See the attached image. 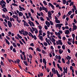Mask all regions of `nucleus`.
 Masks as SVG:
<instances>
[{
  "mask_svg": "<svg viewBox=\"0 0 77 77\" xmlns=\"http://www.w3.org/2000/svg\"><path fill=\"white\" fill-rule=\"evenodd\" d=\"M61 41V40H58V42L57 41L56 42L57 45H59V44L60 45H62L63 44V43Z\"/></svg>",
  "mask_w": 77,
  "mask_h": 77,
  "instance_id": "obj_1",
  "label": "nucleus"
},
{
  "mask_svg": "<svg viewBox=\"0 0 77 77\" xmlns=\"http://www.w3.org/2000/svg\"><path fill=\"white\" fill-rule=\"evenodd\" d=\"M42 9L43 10L45 11L46 12H48V8H46L44 6H43L42 7Z\"/></svg>",
  "mask_w": 77,
  "mask_h": 77,
  "instance_id": "obj_2",
  "label": "nucleus"
},
{
  "mask_svg": "<svg viewBox=\"0 0 77 77\" xmlns=\"http://www.w3.org/2000/svg\"><path fill=\"white\" fill-rule=\"evenodd\" d=\"M48 5V6H49V7H50V6H51V8H52V9H54V6H53V5L51 4V3L50 2H49V3Z\"/></svg>",
  "mask_w": 77,
  "mask_h": 77,
  "instance_id": "obj_3",
  "label": "nucleus"
},
{
  "mask_svg": "<svg viewBox=\"0 0 77 77\" xmlns=\"http://www.w3.org/2000/svg\"><path fill=\"white\" fill-rule=\"evenodd\" d=\"M8 25L9 26V27H12V23L10 21H8Z\"/></svg>",
  "mask_w": 77,
  "mask_h": 77,
  "instance_id": "obj_4",
  "label": "nucleus"
},
{
  "mask_svg": "<svg viewBox=\"0 0 77 77\" xmlns=\"http://www.w3.org/2000/svg\"><path fill=\"white\" fill-rule=\"evenodd\" d=\"M45 24L48 27H50V22H48V21H46L45 22Z\"/></svg>",
  "mask_w": 77,
  "mask_h": 77,
  "instance_id": "obj_5",
  "label": "nucleus"
},
{
  "mask_svg": "<svg viewBox=\"0 0 77 77\" xmlns=\"http://www.w3.org/2000/svg\"><path fill=\"white\" fill-rule=\"evenodd\" d=\"M56 28H57V27H59V28H60L62 27V26L60 25V24H56V25L55 26Z\"/></svg>",
  "mask_w": 77,
  "mask_h": 77,
  "instance_id": "obj_6",
  "label": "nucleus"
},
{
  "mask_svg": "<svg viewBox=\"0 0 77 77\" xmlns=\"http://www.w3.org/2000/svg\"><path fill=\"white\" fill-rule=\"evenodd\" d=\"M0 5H1L2 8H3L4 7H5L6 6V5L5 4H3L2 5L1 3H0Z\"/></svg>",
  "mask_w": 77,
  "mask_h": 77,
  "instance_id": "obj_7",
  "label": "nucleus"
},
{
  "mask_svg": "<svg viewBox=\"0 0 77 77\" xmlns=\"http://www.w3.org/2000/svg\"><path fill=\"white\" fill-rule=\"evenodd\" d=\"M16 18L17 19V21L18 22V23H20V21L19 20V19H18V17L17 15H16Z\"/></svg>",
  "mask_w": 77,
  "mask_h": 77,
  "instance_id": "obj_8",
  "label": "nucleus"
},
{
  "mask_svg": "<svg viewBox=\"0 0 77 77\" xmlns=\"http://www.w3.org/2000/svg\"><path fill=\"white\" fill-rule=\"evenodd\" d=\"M65 34L68 35L69 33V31L68 30H66V31L65 32Z\"/></svg>",
  "mask_w": 77,
  "mask_h": 77,
  "instance_id": "obj_9",
  "label": "nucleus"
},
{
  "mask_svg": "<svg viewBox=\"0 0 77 77\" xmlns=\"http://www.w3.org/2000/svg\"><path fill=\"white\" fill-rule=\"evenodd\" d=\"M0 3H1L2 4H6V2L4 1L3 0H2L0 2Z\"/></svg>",
  "mask_w": 77,
  "mask_h": 77,
  "instance_id": "obj_10",
  "label": "nucleus"
},
{
  "mask_svg": "<svg viewBox=\"0 0 77 77\" xmlns=\"http://www.w3.org/2000/svg\"><path fill=\"white\" fill-rule=\"evenodd\" d=\"M5 42L8 45H10V43H9V42L8 40L6 39V38H5Z\"/></svg>",
  "mask_w": 77,
  "mask_h": 77,
  "instance_id": "obj_11",
  "label": "nucleus"
},
{
  "mask_svg": "<svg viewBox=\"0 0 77 77\" xmlns=\"http://www.w3.org/2000/svg\"><path fill=\"white\" fill-rule=\"evenodd\" d=\"M66 59H67V60H71V57H70V56H69V55H67V57H66Z\"/></svg>",
  "mask_w": 77,
  "mask_h": 77,
  "instance_id": "obj_12",
  "label": "nucleus"
},
{
  "mask_svg": "<svg viewBox=\"0 0 77 77\" xmlns=\"http://www.w3.org/2000/svg\"><path fill=\"white\" fill-rule=\"evenodd\" d=\"M12 45L13 47H14L15 48H16V47H17V46L16 45V43H13Z\"/></svg>",
  "mask_w": 77,
  "mask_h": 77,
  "instance_id": "obj_13",
  "label": "nucleus"
},
{
  "mask_svg": "<svg viewBox=\"0 0 77 77\" xmlns=\"http://www.w3.org/2000/svg\"><path fill=\"white\" fill-rule=\"evenodd\" d=\"M19 8L20 9L23 10V11H25V8L23 7H21V6H19Z\"/></svg>",
  "mask_w": 77,
  "mask_h": 77,
  "instance_id": "obj_14",
  "label": "nucleus"
},
{
  "mask_svg": "<svg viewBox=\"0 0 77 77\" xmlns=\"http://www.w3.org/2000/svg\"><path fill=\"white\" fill-rule=\"evenodd\" d=\"M73 29L75 30H76L77 29V26L76 25L73 26Z\"/></svg>",
  "mask_w": 77,
  "mask_h": 77,
  "instance_id": "obj_15",
  "label": "nucleus"
},
{
  "mask_svg": "<svg viewBox=\"0 0 77 77\" xmlns=\"http://www.w3.org/2000/svg\"><path fill=\"white\" fill-rule=\"evenodd\" d=\"M59 53H60V54H62L63 53V51H62L61 49H59Z\"/></svg>",
  "mask_w": 77,
  "mask_h": 77,
  "instance_id": "obj_16",
  "label": "nucleus"
},
{
  "mask_svg": "<svg viewBox=\"0 0 77 77\" xmlns=\"http://www.w3.org/2000/svg\"><path fill=\"white\" fill-rule=\"evenodd\" d=\"M23 63H24V64H25V65H26V66H28V64H27V61H24Z\"/></svg>",
  "mask_w": 77,
  "mask_h": 77,
  "instance_id": "obj_17",
  "label": "nucleus"
},
{
  "mask_svg": "<svg viewBox=\"0 0 77 77\" xmlns=\"http://www.w3.org/2000/svg\"><path fill=\"white\" fill-rule=\"evenodd\" d=\"M17 36H18V38H20V39H22V36H20V34H17Z\"/></svg>",
  "mask_w": 77,
  "mask_h": 77,
  "instance_id": "obj_18",
  "label": "nucleus"
},
{
  "mask_svg": "<svg viewBox=\"0 0 77 77\" xmlns=\"http://www.w3.org/2000/svg\"><path fill=\"white\" fill-rule=\"evenodd\" d=\"M73 5H74V2H71L70 3V6H73Z\"/></svg>",
  "mask_w": 77,
  "mask_h": 77,
  "instance_id": "obj_19",
  "label": "nucleus"
},
{
  "mask_svg": "<svg viewBox=\"0 0 77 77\" xmlns=\"http://www.w3.org/2000/svg\"><path fill=\"white\" fill-rule=\"evenodd\" d=\"M66 0H63V3L64 5H65L66 4Z\"/></svg>",
  "mask_w": 77,
  "mask_h": 77,
  "instance_id": "obj_20",
  "label": "nucleus"
},
{
  "mask_svg": "<svg viewBox=\"0 0 77 77\" xmlns=\"http://www.w3.org/2000/svg\"><path fill=\"white\" fill-rule=\"evenodd\" d=\"M42 53H43V54H47V52H45V51L43 50H42Z\"/></svg>",
  "mask_w": 77,
  "mask_h": 77,
  "instance_id": "obj_21",
  "label": "nucleus"
},
{
  "mask_svg": "<svg viewBox=\"0 0 77 77\" xmlns=\"http://www.w3.org/2000/svg\"><path fill=\"white\" fill-rule=\"evenodd\" d=\"M55 23H60V20H55Z\"/></svg>",
  "mask_w": 77,
  "mask_h": 77,
  "instance_id": "obj_22",
  "label": "nucleus"
},
{
  "mask_svg": "<svg viewBox=\"0 0 77 77\" xmlns=\"http://www.w3.org/2000/svg\"><path fill=\"white\" fill-rule=\"evenodd\" d=\"M63 70L65 72V73L67 74V73L68 72L67 70H65V67H63Z\"/></svg>",
  "mask_w": 77,
  "mask_h": 77,
  "instance_id": "obj_23",
  "label": "nucleus"
},
{
  "mask_svg": "<svg viewBox=\"0 0 77 77\" xmlns=\"http://www.w3.org/2000/svg\"><path fill=\"white\" fill-rule=\"evenodd\" d=\"M16 62L17 63H20V60L19 59H18L16 60Z\"/></svg>",
  "mask_w": 77,
  "mask_h": 77,
  "instance_id": "obj_24",
  "label": "nucleus"
},
{
  "mask_svg": "<svg viewBox=\"0 0 77 77\" xmlns=\"http://www.w3.org/2000/svg\"><path fill=\"white\" fill-rule=\"evenodd\" d=\"M62 48L63 50H65V46L64 45H63L62 46Z\"/></svg>",
  "mask_w": 77,
  "mask_h": 77,
  "instance_id": "obj_25",
  "label": "nucleus"
},
{
  "mask_svg": "<svg viewBox=\"0 0 77 77\" xmlns=\"http://www.w3.org/2000/svg\"><path fill=\"white\" fill-rule=\"evenodd\" d=\"M39 38V39H40V40H41V41L43 40V37H42V36H40Z\"/></svg>",
  "mask_w": 77,
  "mask_h": 77,
  "instance_id": "obj_26",
  "label": "nucleus"
},
{
  "mask_svg": "<svg viewBox=\"0 0 77 77\" xmlns=\"http://www.w3.org/2000/svg\"><path fill=\"white\" fill-rule=\"evenodd\" d=\"M43 3L45 5H47V3L46 2V1H43Z\"/></svg>",
  "mask_w": 77,
  "mask_h": 77,
  "instance_id": "obj_27",
  "label": "nucleus"
},
{
  "mask_svg": "<svg viewBox=\"0 0 77 77\" xmlns=\"http://www.w3.org/2000/svg\"><path fill=\"white\" fill-rule=\"evenodd\" d=\"M25 33V35H26H26L27 36V35H28V34H29V32H27L26 31H25L24 32Z\"/></svg>",
  "mask_w": 77,
  "mask_h": 77,
  "instance_id": "obj_28",
  "label": "nucleus"
},
{
  "mask_svg": "<svg viewBox=\"0 0 77 77\" xmlns=\"http://www.w3.org/2000/svg\"><path fill=\"white\" fill-rule=\"evenodd\" d=\"M22 12H19L18 14H19V15L20 17H22Z\"/></svg>",
  "mask_w": 77,
  "mask_h": 77,
  "instance_id": "obj_29",
  "label": "nucleus"
},
{
  "mask_svg": "<svg viewBox=\"0 0 77 77\" xmlns=\"http://www.w3.org/2000/svg\"><path fill=\"white\" fill-rule=\"evenodd\" d=\"M43 44L44 45H45V46H47L48 45V44H47V43L45 42L44 43H43Z\"/></svg>",
  "mask_w": 77,
  "mask_h": 77,
  "instance_id": "obj_30",
  "label": "nucleus"
},
{
  "mask_svg": "<svg viewBox=\"0 0 77 77\" xmlns=\"http://www.w3.org/2000/svg\"><path fill=\"white\" fill-rule=\"evenodd\" d=\"M36 50L38 51H39V52H40V51H41V50L39 49L38 48H37Z\"/></svg>",
  "mask_w": 77,
  "mask_h": 77,
  "instance_id": "obj_31",
  "label": "nucleus"
},
{
  "mask_svg": "<svg viewBox=\"0 0 77 77\" xmlns=\"http://www.w3.org/2000/svg\"><path fill=\"white\" fill-rule=\"evenodd\" d=\"M20 56L21 59L22 60H24V58H23V55H22V54H20Z\"/></svg>",
  "mask_w": 77,
  "mask_h": 77,
  "instance_id": "obj_32",
  "label": "nucleus"
},
{
  "mask_svg": "<svg viewBox=\"0 0 77 77\" xmlns=\"http://www.w3.org/2000/svg\"><path fill=\"white\" fill-rule=\"evenodd\" d=\"M71 14H72V11H69L68 13V14L69 15H71Z\"/></svg>",
  "mask_w": 77,
  "mask_h": 77,
  "instance_id": "obj_33",
  "label": "nucleus"
},
{
  "mask_svg": "<svg viewBox=\"0 0 77 77\" xmlns=\"http://www.w3.org/2000/svg\"><path fill=\"white\" fill-rule=\"evenodd\" d=\"M38 27L40 30H41L42 27V26H41L39 25L38 26Z\"/></svg>",
  "mask_w": 77,
  "mask_h": 77,
  "instance_id": "obj_34",
  "label": "nucleus"
},
{
  "mask_svg": "<svg viewBox=\"0 0 77 77\" xmlns=\"http://www.w3.org/2000/svg\"><path fill=\"white\" fill-rule=\"evenodd\" d=\"M49 22H50L51 25V26H53V24H54L53 23V22H52V21L50 20Z\"/></svg>",
  "mask_w": 77,
  "mask_h": 77,
  "instance_id": "obj_35",
  "label": "nucleus"
},
{
  "mask_svg": "<svg viewBox=\"0 0 77 77\" xmlns=\"http://www.w3.org/2000/svg\"><path fill=\"white\" fill-rule=\"evenodd\" d=\"M46 60L45 58H43V63H45V62H46Z\"/></svg>",
  "mask_w": 77,
  "mask_h": 77,
  "instance_id": "obj_36",
  "label": "nucleus"
},
{
  "mask_svg": "<svg viewBox=\"0 0 77 77\" xmlns=\"http://www.w3.org/2000/svg\"><path fill=\"white\" fill-rule=\"evenodd\" d=\"M52 72H54L55 74H56V70H54V71L53 69L52 68Z\"/></svg>",
  "mask_w": 77,
  "mask_h": 77,
  "instance_id": "obj_37",
  "label": "nucleus"
},
{
  "mask_svg": "<svg viewBox=\"0 0 77 77\" xmlns=\"http://www.w3.org/2000/svg\"><path fill=\"white\" fill-rule=\"evenodd\" d=\"M53 66L54 67H56V63H55V62L54 61H53Z\"/></svg>",
  "mask_w": 77,
  "mask_h": 77,
  "instance_id": "obj_38",
  "label": "nucleus"
},
{
  "mask_svg": "<svg viewBox=\"0 0 77 77\" xmlns=\"http://www.w3.org/2000/svg\"><path fill=\"white\" fill-rule=\"evenodd\" d=\"M62 60L63 63H65V59H63V58L62 59Z\"/></svg>",
  "mask_w": 77,
  "mask_h": 77,
  "instance_id": "obj_39",
  "label": "nucleus"
},
{
  "mask_svg": "<svg viewBox=\"0 0 77 77\" xmlns=\"http://www.w3.org/2000/svg\"><path fill=\"white\" fill-rule=\"evenodd\" d=\"M21 40L22 41V42H23L25 44H26V43L25 42V41H24V39H22Z\"/></svg>",
  "mask_w": 77,
  "mask_h": 77,
  "instance_id": "obj_40",
  "label": "nucleus"
},
{
  "mask_svg": "<svg viewBox=\"0 0 77 77\" xmlns=\"http://www.w3.org/2000/svg\"><path fill=\"white\" fill-rule=\"evenodd\" d=\"M29 50H32V51H33V48L31 47H30L28 48Z\"/></svg>",
  "mask_w": 77,
  "mask_h": 77,
  "instance_id": "obj_41",
  "label": "nucleus"
},
{
  "mask_svg": "<svg viewBox=\"0 0 77 77\" xmlns=\"http://www.w3.org/2000/svg\"><path fill=\"white\" fill-rule=\"evenodd\" d=\"M40 20H41V21H44V20L43 18V17H40Z\"/></svg>",
  "mask_w": 77,
  "mask_h": 77,
  "instance_id": "obj_42",
  "label": "nucleus"
},
{
  "mask_svg": "<svg viewBox=\"0 0 77 77\" xmlns=\"http://www.w3.org/2000/svg\"><path fill=\"white\" fill-rule=\"evenodd\" d=\"M29 29H30V32H32V33H33V30H32V29H31L30 27L29 28Z\"/></svg>",
  "mask_w": 77,
  "mask_h": 77,
  "instance_id": "obj_43",
  "label": "nucleus"
},
{
  "mask_svg": "<svg viewBox=\"0 0 77 77\" xmlns=\"http://www.w3.org/2000/svg\"><path fill=\"white\" fill-rule=\"evenodd\" d=\"M19 42L21 45H24V44L23 43V42H22L21 40H19Z\"/></svg>",
  "mask_w": 77,
  "mask_h": 77,
  "instance_id": "obj_44",
  "label": "nucleus"
},
{
  "mask_svg": "<svg viewBox=\"0 0 77 77\" xmlns=\"http://www.w3.org/2000/svg\"><path fill=\"white\" fill-rule=\"evenodd\" d=\"M52 41H52V42H55V41H56V40H55V39H54V38H52Z\"/></svg>",
  "mask_w": 77,
  "mask_h": 77,
  "instance_id": "obj_45",
  "label": "nucleus"
},
{
  "mask_svg": "<svg viewBox=\"0 0 77 77\" xmlns=\"http://www.w3.org/2000/svg\"><path fill=\"white\" fill-rule=\"evenodd\" d=\"M32 13H34L35 12V11H34V10H33L32 9H30Z\"/></svg>",
  "mask_w": 77,
  "mask_h": 77,
  "instance_id": "obj_46",
  "label": "nucleus"
},
{
  "mask_svg": "<svg viewBox=\"0 0 77 77\" xmlns=\"http://www.w3.org/2000/svg\"><path fill=\"white\" fill-rule=\"evenodd\" d=\"M13 51L14 52V53H16V50H15V48H14L13 49Z\"/></svg>",
  "mask_w": 77,
  "mask_h": 77,
  "instance_id": "obj_47",
  "label": "nucleus"
},
{
  "mask_svg": "<svg viewBox=\"0 0 77 77\" xmlns=\"http://www.w3.org/2000/svg\"><path fill=\"white\" fill-rule=\"evenodd\" d=\"M48 17L50 19H51V18H52V17H51V15H48Z\"/></svg>",
  "mask_w": 77,
  "mask_h": 77,
  "instance_id": "obj_48",
  "label": "nucleus"
},
{
  "mask_svg": "<svg viewBox=\"0 0 77 77\" xmlns=\"http://www.w3.org/2000/svg\"><path fill=\"white\" fill-rule=\"evenodd\" d=\"M72 66H75V63H73L72 64Z\"/></svg>",
  "mask_w": 77,
  "mask_h": 77,
  "instance_id": "obj_49",
  "label": "nucleus"
},
{
  "mask_svg": "<svg viewBox=\"0 0 77 77\" xmlns=\"http://www.w3.org/2000/svg\"><path fill=\"white\" fill-rule=\"evenodd\" d=\"M66 17V15L65 14H64L63 16V19H65Z\"/></svg>",
  "mask_w": 77,
  "mask_h": 77,
  "instance_id": "obj_50",
  "label": "nucleus"
},
{
  "mask_svg": "<svg viewBox=\"0 0 77 77\" xmlns=\"http://www.w3.org/2000/svg\"><path fill=\"white\" fill-rule=\"evenodd\" d=\"M72 37L73 38H75V34H73L72 35Z\"/></svg>",
  "mask_w": 77,
  "mask_h": 77,
  "instance_id": "obj_51",
  "label": "nucleus"
},
{
  "mask_svg": "<svg viewBox=\"0 0 77 77\" xmlns=\"http://www.w3.org/2000/svg\"><path fill=\"white\" fill-rule=\"evenodd\" d=\"M1 51L3 52V53H5V50L3 49H2Z\"/></svg>",
  "mask_w": 77,
  "mask_h": 77,
  "instance_id": "obj_52",
  "label": "nucleus"
},
{
  "mask_svg": "<svg viewBox=\"0 0 77 77\" xmlns=\"http://www.w3.org/2000/svg\"><path fill=\"white\" fill-rule=\"evenodd\" d=\"M42 7H40V9L39 10V11H40V12H41V11H42Z\"/></svg>",
  "mask_w": 77,
  "mask_h": 77,
  "instance_id": "obj_53",
  "label": "nucleus"
},
{
  "mask_svg": "<svg viewBox=\"0 0 77 77\" xmlns=\"http://www.w3.org/2000/svg\"><path fill=\"white\" fill-rule=\"evenodd\" d=\"M45 28L46 30H47L48 29V27H47V26L46 25L45 26Z\"/></svg>",
  "mask_w": 77,
  "mask_h": 77,
  "instance_id": "obj_54",
  "label": "nucleus"
},
{
  "mask_svg": "<svg viewBox=\"0 0 77 77\" xmlns=\"http://www.w3.org/2000/svg\"><path fill=\"white\" fill-rule=\"evenodd\" d=\"M45 35H46V34H45V32H43V33L42 36H43V37H44V36H45Z\"/></svg>",
  "mask_w": 77,
  "mask_h": 77,
  "instance_id": "obj_55",
  "label": "nucleus"
},
{
  "mask_svg": "<svg viewBox=\"0 0 77 77\" xmlns=\"http://www.w3.org/2000/svg\"><path fill=\"white\" fill-rule=\"evenodd\" d=\"M31 46H32V47H34V44L33 43H31L30 44Z\"/></svg>",
  "mask_w": 77,
  "mask_h": 77,
  "instance_id": "obj_56",
  "label": "nucleus"
},
{
  "mask_svg": "<svg viewBox=\"0 0 77 77\" xmlns=\"http://www.w3.org/2000/svg\"><path fill=\"white\" fill-rule=\"evenodd\" d=\"M59 32L60 33H61V34H62V33H63V31L60 30H59Z\"/></svg>",
  "mask_w": 77,
  "mask_h": 77,
  "instance_id": "obj_57",
  "label": "nucleus"
},
{
  "mask_svg": "<svg viewBox=\"0 0 77 77\" xmlns=\"http://www.w3.org/2000/svg\"><path fill=\"white\" fill-rule=\"evenodd\" d=\"M10 49L11 50H12V49H13V46H11L10 47Z\"/></svg>",
  "mask_w": 77,
  "mask_h": 77,
  "instance_id": "obj_58",
  "label": "nucleus"
},
{
  "mask_svg": "<svg viewBox=\"0 0 77 77\" xmlns=\"http://www.w3.org/2000/svg\"><path fill=\"white\" fill-rule=\"evenodd\" d=\"M29 55H29V58H32V55H31V54H29Z\"/></svg>",
  "mask_w": 77,
  "mask_h": 77,
  "instance_id": "obj_59",
  "label": "nucleus"
},
{
  "mask_svg": "<svg viewBox=\"0 0 77 77\" xmlns=\"http://www.w3.org/2000/svg\"><path fill=\"white\" fill-rule=\"evenodd\" d=\"M70 61H69V60H68V62L67 61L66 63H67V64H68V65H69V63Z\"/></svg>",
  "mask_w": 77,
  "mask_h": 77,
  "instance_id": "obj_60",
  "label": "nucleus"
},
{
  "mask_svg": "<svg viewBox=\"0 0 77 77\" xmlns=\"http://www.w3.org/2000/svg\"><path fill=\"white\" fill-rule=\"evenodd\" d=\"M48 15H51V13L50 11H48Z\"/></svg>",
  "mask_w": 77,
  "mask_h": 77,
  "instance_id": "obj_61",
  "label": "nucleus"
},
{
  "mask_svg": "<svg viewBox=\"0 0 77 77\" xmlns=\"http://www.w3.org/2000/svg\"><path fill=\"white\" fill-rule=\"evenodd\" d=\"M58 59H59V60H61V57L60 55H58Z\"/></svg>",
  "mask_w": 77,
  "mask_h": 77,
  "instance_id": "obj_62",
  "label": "nucleus"
},
{
  "mask_svg": "<svg viewBox=\"0 0 77 77\" xmlns=\"http://www.w3.org/2000/svg\"><path fill=\"white\" fill-rule=\"evenodd\" d=\"M67 43L69 44V45H71V44H72L71 43L69 42V41L67 42Z\"/></svg>",
  "mask_w": 77,
  "mask_h": 77,
  "instance_id": "obj_63",
  "label": "nucleus"
},
{
  "mask_svg": "<svg viewBox=\"0 0 77 77\" xmlns=\"http://www.w3.org/2000/svg\"><path fill=\"white\" fill-rule=\"evenodd\" d=\"M74 22L75 23H77V21H76V20L75 19H74Z\"/></svg>",
  "mask_w": 77,
  "mask_h": 77,
  "instance_id": "obj_64",
  "label": "nucleus"
}]
</instances>
